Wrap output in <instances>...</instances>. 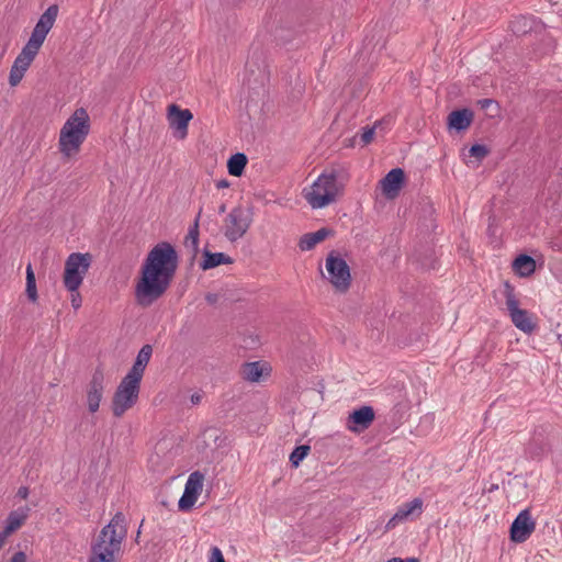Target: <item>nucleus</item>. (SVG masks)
<instances>
[{
	"mask_svg": "<svg viewBox=\"0 0 562 562\" xmlns=\"http://www.w3.org/2000/svg\"><path fill=\"white\" fill-rule=\"evenodd\" d=\"M559 339H560V342H561V346H562V334L559 335Z\"/></svg>",
	"mask_w": 562,
	"mask_h": 562,
	"instance_id": "obj_48",
	"label": "nucleus"
},
{
	"mask_svg": "<svg viewBox=\"0 0 562 562\" xmlns=\"http://www.w3.org/2000/svg\"><path fill=\"white\" fill-rule=\"evenodd\" d=\"M233 263V259L224 252H211L207 249L203 250V260L200 262V268L204 271L218 267L220 265Z\"/></svg>",
	"mask_w": 562,
	"mask_h": 562,
	"instance_id": "obj_19",
	"label": "nucleus"
},
{
	"mask_svg": "<svg viewBox=\"0 0 562 562\" xmlns=\"http://www.w3.org/2000/svg\"><path fill=\"white\" fill-rule=\"evenodd\" d=\"M90 132L89 115L83 108L77 109L65 122L59 133V151L71 157L80 150Z\"/></svg>",
	"mask_w": 562,
	"mask_h": 562,
	"instance_id": "obj_3",
	"label": "nucleus"
},
{
	"mask_svg": "<svg viewBox=\"0 0 562 562\" xmlns=\"http://www.w3.org/2000/svg\"><path fill=\"white\" fill-rule=\"evenodd\" d=\"M469 153L470 156L481 160L488 155L490 150L485 145L474 144L470 147Z\"/></svg>",
	"mask_w": 562,
	"mask_h": 562,
	"instance_id": "obj_34",
	"label": "nucleus"
},
{
	"mask_svg": "<svg viewBox=\"0 0 562 562\" xmlns=\"http://www.w3.org/2000/svg\"><path fill=\"white\" fill-rule=\"evenodd\" d=\"M209 562H225L222 551L217 547L211 549V555Z\"/></svg>",
	"mask_w": 562,
	"mask_h": 562,
	"instance_id": "obj_37",
	"label": "nucleus"
},
{
	"mask_svg": "<svg viewBox=\"0 0 562 562\" xmlns=\"http://www.w3.org/2000/svg\"><path fill=\"white\" fill-rule=\"evenodd\" d=\"M404 183L405 171L402 168L391 169L379 182L383 194L387 199L396 198Z\"/></svg>",
	"mask_w": 562,
	"mask_h": 562,
	"instance_id": "obj_14",
	"label": "nucleus"
},
{
	"mask_svg": "<svg viewBox=\"0 0 562 562\" xmlns=\"http://www.w3.org/2000/svg\"><path fill=\"white\" fill-rule=\"evenodd\" d=\"M196 499V495L183 492V495L179 499L178 507L182 512H188L193 507Z\"/></svg>",
	"mask_w": 562,
	"mask_h": 562,
	"instance_id": "obj_33",
	"label": "nucleus"
},
{
	"mask_svg": "<svg viewBox=\"0 0 562 562\" xmlns=\"http://www.w3.org/2000/svg\"><path fill=\"white\" fill-rule=\"evenodd\" d=\"M71 293V297H70V301H71V305L75 310H78L80 306H81V303H82V299H81V295L80 293L78 292V290H75L74 292H70Z\"/></svg>",
	"mask_w": 562,
	"mask_h": 562,
	"instance_id": "obj_38",
	"label": "nucleus"
},
{
	"mask_svg": "<svg viewBox=\"0 0 562 562\" xmlns=\"http://www.w3.org/2000/svg\"><path fill=\"white\" fill-rule=\"evenodd\" d=\"M200 398H201V397H200V395H192V396H191V401H192V403H194V404H198V403L200 402Z\"/></svg>",
	"mask_w": 562,
	"mask_h": 562,
	"instance_id": "obj_46",
	"label": "nucleus"
},
{
	"mask_svg": "<svg viewBox=\"0 0 562 562\" xmlns=\"http://www.w3.org/2000/svg\"><path fill=\"white\" fill-rule=\"evenodd\" d=\"M228 187H229V182L226 179H222V180L216 182V188L217 189H223V188H228Z\"/></svg>",
	"mask_w": 562,
	"mask_h": 562,
	"instance_id": "obj_44",
	"label": "nucleus"
},
{
	"mask_svg": "<svg viewBox=\"0 0 562 562\" xmlns=\"http://www.w3.org/2000/svg\"><path fill=\"white\" fill-rule=\"evenodd\" d=\"M310 451L311 447L308 445L297 446L290 454V462L292 467L297 468Z\"/></svg>",
	"mask_w": 562,
	"mask_h": 562,
	"instance_id": "obj_31",
	"label": "nucleus"
},
{
	"mask_svg": "<svg viewBox=\"0 0 562 562\" xmlns=\"http://www.w3.org/2000/svg\"><path fill=\"white\" fill-rule=\"evenodd\" d=\"M248 158L244 153H236L227 160V170L231 176L240 177L244 173Z\"/></svg>",
	"mask_w": 562,
	"mask_h": 562,
	"instance_id": "obj_21",
	"label": "nucleus"
},
{
	"mask_svg": "<svg viewBox=\"0 0 562 562\" xmlns=\"http://www.w3.org/2000/svg\"><path fill=\"white\" fill-rule=\"evenodd\" d=\"M178 254L168 241L155 245L147 254L136 281L134 296L140 307H149L169 289L177 268Z\"/></svg>",
	"mask_w": 562,
	"mask_h": 562,
	"instance_id": "obj_1",
	"label": "nucleus"
},
{
	"mask_svg": "<svg viewBox=\"0 0 562 562\" xmlns=\"http://www.w3.org/2000/svg\"><path fill=\"white\" fill-rule=\"evenodd\" d=\"M25 293H26L27 299L32 303H35L37 301L38 294H37V289H36V279H35V273L33 271V268H32L31 263H29L26 266V288H25Z\"/></svg>",
	"mask_w": 562,
	"mask_h": 562,
	"instance_id": "obj_27",
	"label": "nucleus"
},
{
	"mask_svg": "<svg viewBox=\"0 0 562 562\" xmlns=\"http://www.w3.org/2000/svg\"><path fill=\"white\" fill-rule=\"evenodd\" d=\"M496 103L493 99H481L477 101V104L481 109H487L490 105Z\"/></svg>",
	"mask_w": 562,
	"mask_h": 562,
	"instance_id": "obj_42",
	"label": "nucleus"
},
{
	"mask_svg": "<svg viewBox=\"0 0 562 562\" xmlns=\"http://www.w3.org/2000/svg\"><path fill=\"white\" fill-rule=\"evenodd\" d=\"M153 347L150 345H144L137 353L136 360L127 373L143 379L145 369L151 358Z\"/></svg>",
	"mask_w": 562,
	"mask_h": 562,
	"instance_id": "obj_18",
	"label": "nucleus"
},
{
	"mask_svg": "<svg viewBox=\"0 0 562 562\" xmlns=\"http://www.w3.org/2000/svg\"><path fill=\"white\" fill-rule=\"evenodd\" d=\"M142 379L126 373L117 385L112 397V412L115 417H121L138 401Z\"/></svg>",
	"mask_w": 562,
	"mask_h": 562,
	"instance_id": "obj_4",
	"label": "nucleus"
},
{
	"mask_svg": "<svg viewBox=\"0 0 562 562\" xmlns=\"http://www.w3.org/2000/svg\"><path fill=\"white\" fill-rule=\"evenodd\" d=\"M423 501L420 498H414L411 502L404 503L398 507L397 512L392 516V518L386 524V529H392L396 526L398 521L406 519L409 515H412L416 509L422 510Z\"/></svg>",
	"mask_w": 562,
	"mask_h": 562,
	"instance_id": "obj_17",
	"label": "nucleus"
},
{
	"mask_svg": "<svg viewBox=\"0 0 562 562\" xmlns=\"http://www.w3.org/2000/svg\"><path fill=\"white\" fill-rule=\"evenodd\" d=\"M204 475L200 471L192 472L186 483L184 492L199 496L203 487Z\"/></svg>",
	"mask_w": 562,
	"mask_h": 562,
	"instance_id": "obj_26",
	"label": "nucleus"
},
{
	"mask_svg": "<svg viewBox=\"0 0 562 562\" xmlns=\"http://www.w3.org/2000/svg\"><path fill=\"white\" fill-rule=\"evenodd\" d=\"M218 299H220V296H218V294H216V293H207V294L205 295V301H206L209 304H211V305L216 304V303L218 302Z\"/></svg>",
	"mask_w": 562,
	"mask_h": 562,
	"instance_id": "obj_41",
	"label": "nucleus"
},
{
	"mask_svg": "<svg viewBox=\"0 0 562 562\" xmlns=\"http://www.w3.org/2000/svg\"><path fill=\"white\" fill-rule=\"evenodd\" d=\"M473 121V112L469 109L454 110L448 115V127L458 132L467 130Z\"/></svg>",
	"mask_w": 562,
	"mask_h": 562,
	"instance_id": "obj_16",
	"label": "nucleus"
},
{
	"mask_svg": "<svg viewBox=\"0 0 562 562\" xmlns=\"http://www.w3.org/2000/svg\"><path fill=\"white\" fill-rule=\"evenodd\" d=\"M126 532L125 516L117 512L92 544L89 562H114V555L121 550Z\"/></svg>",
	"mask_w": 562,
	"mask_h": 562,
	"instance_id": "obj_2",
	"label": "nucleus"
},
{
	"mask_svg": "<svg viewBox=\"0 0 562 562\" xmlns=\"http://www.w3.org/2000/svg\"><path fill=\"white\" fill-rule=\"evenodd\" d=\"M29 488L26 486H21L19 487L18 492H16V496L22 498V499H26L27 496H29Z\"/></svg>",
	"mask_w": 562,
	"mask_h": 562,
	"instance_id": "obj_43",
	"label": "nucleus"
},
{
	"mask_svg": "<svg viewBox=\"0 0 562 562\" xmlns=\"http://www.w3.org/2000/svg\"><path fill=\"white\" fill-rule=\"evenodd\" d=\"M374 136V127H366L361 134V142L367 145L371 143Z\"/></svg>",
	"mask_w": 562,
	"mask_h": 562,
	"instance_id": "obj_36",
	"label": "nucleus"
},
{
	"mask_svg": "<svg viewBox=\"0 0 562 562\" xmlns=\"http://www.w3.org/2000/svg\"><path fill=\"white\" fill-rule=\"evenodd\" d=\"M262 376L260 362H247L243 366V378L249 382H258Z\"/></svg>",
	"mask_w": 562,
	"mask_h": 562,
	"instance_id": "obj_25",
	"label": "nucleus"
},
{
	"mask_svg": "<svg viewBox=\"0 0 562 562\" xmlns=\"http://www.w3.org/2000/svg\"><path fill=\"white\" fill-rule=\"evenodd\" d=\"M58 12H59L58 5L52 4L40 16L38 22L52 30V27L57 19Z\"/></svg>",
	"mask_w": 562,
	"mask_h": 562,
	"instance_id": "obj_29",
	"label": "nucleus"
},
{
	"mask_svg": "<svg viewBox=\"0 0 562 562\" xmlns=\"http://www.w3.org/2000/svg\"><path fill=\"white\" fill-rule=\"evenodd\" d=\"M326 270L329 276L328 280L337 292L346 293L350 289V268L335 250H331L326 257Z\"/></svg>",
	"mask_w": 562,
	"mask_h": 562,
	"instance_id": "obj_8",
	"label": "nucleus"
},
{
	"mask_svg": "<svg viewBox=\"0 0 562 562\" xmlns=\"http://www.w3.org/2000/svg\"><path fill=\"white\" fill-rule=\"evenodd\" d=\"M10 562H26V554L23 551H18L13 554Z\"/></svg>",
	"mask_w": 562,
	"mask_h": 562,
	"instance_id": "obj_40",
	"label": "nucleus"
},
{
	"mask_svg": "<svg viewBox=\"0 0 562 562\" xmlns=\"http://www.w3.org/2000/svg\"><path fill=\"white\" fill-rule=\"evenodd\" d=\"M251 223V209L238 205L234 207L225 218L224 235L229 241H236L247 233Z\"/></svg>",
	"mask_w": 562,
	"mask_h": 562,
	"instance_id": "obj_9",
	"label": "nucleus"
},
{
	"mask_svg": "<svg viewBox=\"0 0 562 562\" xmlns=\"http://www.w3.org/2000/svg\"><path fill=\"white\" fill-rule=\"evenodd\" d=\"M514 270L521 277H528L536 270V261L526 254L518 255L513 262Z\"/></svg>",
	"mask_w": 562,
	"mask_h": 562,
	"instance_id": "obj_20",
	"label": "nucleus"
},
{
	"mask_svg": "<svg viewBox=\"0 0 562 562\" xmlns=\"http://www.w3.org/2000/svg\"><path fill=\"white\" fill-rule=\"evenodd\" d=\"M104 371L101 367L95 368L87 386V403L90 413L98 412L104 391Z\"/></svg>",
	"mask_w": 562,
	"mask_h": 562,
	"instance_id": "obj_12",
	"label": "nucleus"
},
{
	"mask_svg": "<svg viewBox=\"0 0 562 562\" xmlns=\"http://www.w3.org/2000/svg\"><path fill=\"white\" fill-rule=\"evenodd\" d=\"M531 29V21L526 16H518L512 22V31L517 35L527 34Z\"/></svg>",
	"mask_w": 562,
	"mask_h": 562,
	"instance_id": "obj_30",
	"label": "nucleus"
},
{
	"mask_svg": "<svg viewBox=\"0 0 562 562\" xmlns=\"http://www.w3.org/2000/svg\"><path fill=\"white\" fill-rule=\"evenodd\" d=\"M341 190L342 187L338 183L334 172L329 175L323 173L314 182L305 198L313 209H322L334 202Z\"/></svg>",
	"mask_w": 562,
	"mask_h": 562,
	"instance_id": "obj_5",
	"label": "nucleus"
},
{
	"mask_svg": "<svg viewBox=\"0 0 562 562\" xmlns=\"http://www.w3.org/2000/svg\"><path fill=\"white\" fill-rule=\"evenodd\" d=\"M27 514L24 512H11L5 520L4 530L5 532H9L10 535L18 530L26 520Z\"/></svg>",
	"mask_w": 562,
	"mask_h": 562,
	"instance_id": "obj_24",
	"label": "nucleus"
},
{
	"mask_svg": "<svg viewBox=\"0 0 562 562\" xmlns=\"http://www.w3.org/2000/svg\"><path fill=\"white\" fill-rule=\"evenodd\" d=\"M193 119L189 109H180L177 104H170L167 109V120L169 127L173 130V135L178 139H184L188 135V126Z\"/></svg>",
	"mask_w": 562,
	"mask_h": 562,
	"instance_id": "obj_10",
	"label": "nucleus"
},
{
	"mask_svg": "<svg viewBox=\"0 0 562 562\" xmlns=\"http://www.w3.org/2000/svg\"><path fill=\"white\" fill-rule=\"evenodd\" d=\"M334 231L328 227H322L314 233L304 234L299 240V248L302 251L312 250L317 244L325 240L327 237L334 236Z\"/></svg>",
	"mask_w": 562,
	"mask_h": 562,
	"instance_id": "obj_15",
	"label": "nucleus"
},
{
	"mask_svg": "<svg viewBox=\"0 0 562 562\" xmlns=\"http://www.w3.org/2000/svg\"><path fill=\"white\" fill-rule=\"evenodd\" d=\"M91 255L72 252L65 262L64 285L69 292L78 290L91 265Z\"/></svg>",
	"mask_w": 562,
	"mask_h": 562,
	"instance_id": "obj_6",
	"label": "nucleus"
},
{
	"mask_svg": "<svg viewBox=\"0 0 562 562\" xmlns=\"http://www.w3.org/2000/svg\"><path fill=\"white\" fill-rule=\"evenodd\" d=\"M387 562H419V561L415 558L407 559L406 561L402 560L401 558H393V559L389 560Z\"/></svg>",
	"mask_w": 562,
	"mask_h": 562,
	"instance_id": "obj_45",
	"label": "nucleus"
},
{
	"mask_svg": "<svg viewBox=\"0 0 562 562\" xmlns=\"http://www.w3.org/2000/svg\"><path fill=\"white\" fill-rule=\"evenodd\" d=\"M226 211V205L225 204H222L220 207H218V212L220 213H224Z\"/></svg>",
	"mask_w": 562,
	"mask_h": 562,
	"instance_id": "obj_47",
	"label": "nucleus"
},
{
	"mask_svg": "<svg viewBox=\"0 0 562 562\" xmlns=\"http://www.w3.org/2000/svg\"><path fill=\"white\" fill-rule=\"evenodd\" d=\"M536 529V521L532 519L530 510H521L509 528V538L515 543L525 542Z\"/></svg>",
	"mask_w": 562,
	"mask_h": 562,
	"instance_id": "obj_11",
	"label": "nucleus"
},
{
	"mask_svg": "<svg viewBox=\"0 0 562 562\" xmlns=\"http://www.w3.org/2000/svg\"><path fill=\"white\" fill-rule=\"evenodd\" d=\"M504 296L506 307L513 324L521 331L531 334L537 324L533 322L531 314L527 310L519 308V301L515 294V288L506 281L504 283Z\"/></svg>",
	"mask_w": 562,
	"mask_h": 562,
	"instance_id": "obj_7",
	"label": "nucleus"
},
{
	"mask_svg": "<svg viewBox=\"0 0 562 562\" xmlns=\"http://www.w3.org/2000/svg\"><path fill=\"white\" fill-rule=\"evenodd\" d=\"M23 77H24V72H22L16 67L12 66L11 70H10V75H9L10 86H12V87L18 86L21 82V80L23 79Z\"/></svg>",
	"mask_w": 562,
	"mask_h": 562,
	"instance_id": "obj_35",
	"label": "nucleus"
},
{
	"mask_svg": "<svg viewBox=\"0 0 562 562\" xmlns=\"http://www.w3.org/2000/svg\"><path fill=\"white\" fill-rule=\"evenodd\" d=\"M547 451V443L541 436L535 435L527 443L526 453L530 459L539 460Z\"/></svg>",
	"mask_w": 562,
	"mask_h": 562,
	"instance_id": "obj_22",
	"label": "nucleus"
},
{
	"mask_svg": "<svg viewBox=\"0 0 562 562\" xmlns=\"http://www.w3.org/2000/svg\"><path fill=\"white\" fill-rule=\"evenodd\" d=\"M33 30L36 31L37 33H41L43 35V37H46L48 32L50 31L49 27L45 26L44 24L40 23L38 21Z\"/></svg>",
	"mask_w": 562,
	"mask_h": 562,
	"instance_id": "obj_39",
	"label": "nucleus"
},
{
	"mask_svg": "<svg viewBox=\"0 0 562 562\" xmlns=\"http://www.w3.org/2000/svg\"><path fill=\"white\" fill-rule=\"evenodd\" d=\"M201 212H202V210L199 211V213H198V215H196V217L194 220V223H193L192 226H190L188 235H187L186 240H184L186 247H191L192 248L193 257L198 252V246H199V221H200Z\"/></svg>",
	"mask_w": 562,
	"mask_h": 562,
	"instance_id": "obj_23",
	"label": "nucleus"
},
{
	"mask_svg": "<svg viewBox=\"0 0 562 562\" xmlns=\"http://www.w3.org/2000/svg\"><path fill=\"white\" fill-rule=\"evenodd\" d=\"M374 417V409L371 406L363 405L349 414L347 428L352 432L363 431L371 426Z\"/></svg>",
	"mask_w": 562,
	"mask_h": 562,
	"instance_id": "obj_13",
	"label": "nucleus"
},
{
	"mask_svg": "<svg viewBox=\"0 0 562 562\" xmlns=\"http://www.w3.org/2000/svg\"><path fill=\"white\" fill-rule=\"evenodd\" d=\"M45 38L46 37H43V35L41 33H37L36 31L33 30L30 40L27 41V43L25 44V46L23 48L37 55Z\"/></svg>",
	"mask_w": 562,
	"mask_h": 562,
	"instance_id": "obj_32",
	"label": "nucleus"
},
{
	"mask_svg": "<svg viewBox=\"0 0 562 562\" xmlns=\"http://www.w3.org/2000/svg\"><path fill=\"white\" fill-rule=\"evenodd\" d=\"M35 57H36L35 54L22 48V50L20 52V54L16 56L15 60L13 61L12 66L16 67L18 69H20L22 72L25 74Z\"/></svg>",
	"mask_w": 562,
	"mask_h": 562,
	"instance_id": "obj_28",
	"label": "nucleus"
},
{
	"mask_svg": "<svg viewBox=\"0 0 562 562\" xmlns=\"http://www.w3.org/2000/svg\"><path fill=\"white\" fill-rule=\"evenodd\" d=\"M560 238L562 239V231H561V235H560ZM562 250V247L560 248Z\"/></svg>",
	"mask_w": 562,
	"mask_h": 562,
	"instance_id": "obj_49",
	"label": "nucleus"
}]
</instances>
